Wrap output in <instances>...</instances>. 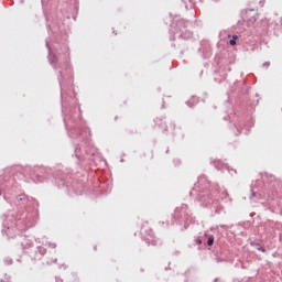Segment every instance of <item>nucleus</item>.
I'll list each match as a JSON object with an SVG mask.
<instances>
[{
  "label": "nucleus",
  "mask_w": 282,
  "mask_h": 282,
  "mask_svg": "<svg viewBox=\"0 0 282 282\" xmlns=\"http://www.w3.org/2000/svg\"><path fill=\"white\" fill-rule=\"evenodd\" d=\"M198 245H202V241H200V240H198Z\"/></svg>",
  "instance_id": "5"
},
{
  "label": "nucleus",
  "mask_w": 282,
  "mask_h": 282,
  "mask_svg": "<svg viewBox=\"0 0 282 282\" xmlns=\"http://www.w3.org/2000/svg\"><path fill=\"white\" fill-rule=\"evenodd\" d=\"M237 39H238V36H237V35H234V36H232V40L229 41V44L232 45V46L236 45V40H237Z\"/></svg>",
  "instance_id": "1"
},
{
  "label": "nucleus",
  "mask_w": 282,
  "mask_h": 282,
  "mask_svg": "<svg viewBox=\"0 0 282 282\" xmlns=\"http://www.w3.org/2000/svg\"><path fill=\"white\" fill-rule=\"evenodd\" d=\"M259 250H260L261 252H264V249H262V248H260Z\"/></svg>",
  "instance_id": "4"
},
{
  "label": "nucleus",
  "mask_w": 282,
  "mask_h": 282,
  "mask_svg": "<svg viewBox=\"0 0 282 282\" xmlns=\"http://www.w3.org/2000/svg\"><path fill=\"white\" fill-rule=\"evenodd\" d=\"M208 247H212L214 245V237H209L207 241Z\"/></svg>",
  "instance_id": "2"
},
{
  "label": "nucleus",
  "mask_w": 282,
  "mask_h": 282,
  "mask_svg": "<svg viewBox=\"0 0 282 282\" xmlns=\"http://www.w3.org/2000/svg\"><path fill=\"white\" fill-rule=\"evenodd\" d=\"M252 197H256V193L254 192H252V194H251V199H252Z\"/></svg>",
  "instance_id": "3"
}]
</instances>
